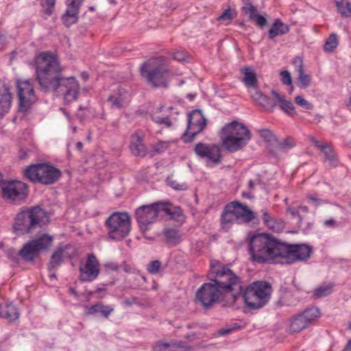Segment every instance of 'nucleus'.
I'll return each mask as SVG.
<instances>
[{"mask_svg":"<svg viewBox=\"0 0 351 351\" xmlns=\"http://www.w3.org/2000/svg\"><path fill=\"white\" fill-rule=\"evenodd\" d=\"M25 176L34 182L51 184L60 177V171L55 167L45 163L30 165L24 172Z\"/></svg>","mask_w":351,"mask_h":351,"instance_id":"9","label":"nucleus"},{"mask_svg":"<svg viewBox=\"0 0 351 351\" xmlns=\"http://www.w3.org/2000/svg\"><path fill=\"white\" fill-rule=\"evenodd\" d=\"M310 139L313 143L315 146L319 149L324 144V143H321L319 141H317L313 136H311Z\"/></svg>","mask_w":351,"mask_h":351,"instance_id":"61","label":"nucleus"},{"mask_svg":"<svg viewBox=\"0 0 351 351\" xmlns=\"http://www.w3.org/2000/svg\"><path fill=\"white\" fill-rule=\"evenodd\" d=\"M55 3L56 0H41L43 12L47 15H51L53 12Z\"/></svg>","mask_w":351,"mask_h":351,"instance_id":"45","label":"nucleus"},{"mask_svg":"<svg viewBox=\"0 0 351 351\" xmlns=\"http://www.w3.org/2000/svg\"><path fill=\"white\" fill-rule=\"evenodd\" d=\"M0 316L9 322H14L19 319L20 312L16 306L9 303L0 310Z\"/></svg>","mask_w":351,"mask_h":351,"instance_id":"27","label":"nucleus"},{"mask_svg":"<svg viewBox=\"0 0 351 351\" xmlns=\"http://www.w3.org/2000/svg\"><path fill=\"white\" fill-rule=\"evenodd\" d=\"M295 145V141L291 137H287L278 143L277 148L282 152H286L293 148Z\"/></svg>","mask_w":351,"mask_h":351,"instance_id":"44","label":"nucleus"},{"mask_svg":"<svg viewBox=\"0 0 351 351\" xmlns=\"http://www.w3.org/2000/svg\"><path fill=\"white\" fill-rule=\"evenodd\" d=\"M249 250L253 261L280 263L283 243L267 234H256L249 239Z\"/></svg>","mask_w":351,"mask_h":351,"instance_id":"3","label":"nucleus"},{"mask_svg":"<svg viewBox=\"0 0 351 351\" xmlns=\"http://www.w3.org/2000/svg\"><path fill=\"white\" fill-rule=\"evenodd\" d=\"M161 268V263L158 261H152L148 265L147 269L152 274H158Z\"/></svg>","mask_w":351,"mask_h":351,"instance_id":"49","label":"nucleus"},{"mask_svg":"<svg viewBox=\"0 0 351 351\" xmlns=\"http://www.w3.org/2000/svg\"><path fill=\"white\" fill-rule=\"evenodd\" d=\"M251 137L247 128L243 123L237 121L226 124L221 131L222 144L230 152L243 149L248 143Z\"/></svg>","mask_w":351,"mask_h":351,"instance_id":"5","label":"nucleus"},{"mask_svg":"<svg viewBox=\"0 0 351 351\" xmlns=\"http://www.w3.org/2000/svg\"><path fill=\"white\" fill-rule=\"evenodd\" d=\"M337 8L343 18L351 17V3L348 0H335Z\"/></svg>","mask_w":351,"mask_h":351,"instance_id":"39","label":"nucleus"},{"mask_svg":"<svg viewBox=\"0 0 351 351\" xmlns=\"http://www.w3.org/2000/svg\"><path fill=\"white\" fill-rule=\"evenodd\" d=\"M100 272L99 263L93 254H88L85 263L80 267V279L82 282L95 280Z\"/></svg>","mask_w":351,"mask_h":351,"instance_id":"16","label":"nucleus"},{"mask_svg":"<svg viewBox=\"0 0 351 351\" xmlns=\"http://www.w3.org/2000/svg\"><path fill=\"white\" fill-rule=\"evenodd\" d=\"M287 212H289L293 217H298V226L303 230H306L311 228L310 223H306L304 219V217L302 215V213H308V208L306 206H298V207H293L289 206L287 209Z\"/></svg>","mask_w":351,"mask_h":351,"instance_id":"24","label":"nucleus"},{"mask_svg":"<svg viewBox=\"0 0 351 351\" xmlns=\"http://www.w3.org/2000/svg\"><path fill=\"white\" fill-rule=\"evenodd\" d=\"M206 125V119L199 110H193L188 116L186 131L182 135L184 143L192 142L195 136L202 132Z\"/></svg>","mask_w":351,"mask_h":351,"instance_id":"13","label":"nucleus"},{"mask_svg":"<svg viewBox=\"0 0 351 351\" xmlns=\"http://www.w3.org/2000/svg\"><path fill=\"white\" fill-rule=\"evenodd\" d=\"M30 152L26 149H21L19 152V157L20 159L23 160L27 158L29 156Z\"/></svg>","mask_w":351,"mask_h":351,"instance_id":"60","label":"nucleus"},{"mask_svg":"<svg viewBox=\"0 0 351 351\" xmlns=\"http://www.w3.org/2000/svg\"><path fill=\"white\" fill-rule=\"evenodd\" d=\"M60 110L64 113L68 121H71V117L69 113L64 108H61Z\"/></svg>","mask_w":351,"mask_h":351,"instance_id":"64","label":"nucleus"},{"mask_svg":"<svg viewBox=\"0 0 351 351\" xmlns=\"http://www.w3.org/2000/svg\"><path fill=\"white\" fill-rule=\"evenodd\" d=\"M221 221L222 228L226 230H228L232 224L237 222L234 212L231 210H229L228 208V204L225 206L224 210L221 214Z\"/></svg>","mask_w":351,"mask_h":351,"instance_id":"32","label":"nucleus"},{"mask_svg":"<svg viewBox=\"0 0 351 351\" xmlns=\"http://www.w3.org/2000/svg\"><path fill=\"white\" fill-rule=\"evenodd\" d=\"M168 215L173 217L174 215L182 217L180 208H173L170 204L156 202L149 205H143L136 210V218L142 231H147L149 226L155 223L159 217Z\"/></svg>","mask_w":351,"mask_h":351,"instance_id":"4","label":"nucleus"},{"mask_svg":"<svg viewBox=\"0 0 351 351\" xmlns=\"http://www.w3.org/2000/svg\"><path fill=\"white\" fill-rule=\"evenodd\" d=\"M193 150L197 156L206 159L208 165H218L221 162V151L219 146L215 144L198 143L195 145Z\"/></svg>","mask_w":351,"mask_h":351,"instance_id":"15","label":"nucleus"},{"mask_svg":"<svg viewBox=\"0 0 351 351\" xmlns=\"http://www.w3.org/2000/svg\"><path fill=\"white\" fill-rule=\"evenodd\" d=\"M271 95L279 101L280 109L289 115H294L295 114V107L291 101L286 100L284 96L280 95L277 91L272 90Z\"/></svg>","mask_w":351,"mask_h":351,"instance_id":"30","label":"nucleus"},{"mask_svg":"<svg viewBox=\"0 0 351 351\" xmlns=\"http://www.w3.org/2000/svg\"><path fill=\"white\" fill-rule=\"evenodd\" d=\"M243 82L247 88L258 85L256 75L250 68L243 69Z\"/></svg>","mask_w":351,"mask_h":351,"instance_id":"40","label":"nucleus"},{"mask_svg":"<svg viewBox=\"0 0 351 351\" xmlns=\"http://www.w3.org/2000/svg\"><path fill=\"white\" fill-rule=\"evenodd\" d=\"M290 30L289 27L284 23L281 20L277 19L274 21L271 28L268 32V36L270 39H274L278 36L287 34Z\"/></svg>","mask_w":351,"mask_h":351,"instance_id":"29","label":"nucleus"},{"mask_svg":"<svg viewBox=\"0 0 351 351\" xmlns=\"http://www.w3.org/2000/svg\"><path fill=\"white\" fill-rule=\"evenodd\" d=\"M12 99L9 86L4 84H0V119L10 111Z\"/></svg>","mask_w":351,"mask_h":351,"instance_id":"19","label":"nucleus"},{"mask_svg":"<svg viewBox=\"0 0 351 351\" xmlns=\"http://www.w3.org/2000/svg\"><path fill=\"white\" fill-rule=\"evenodd\" d=\"M281 82L285 85H290L292 84V77L291 73L288 71H281L280 73Z\"/></svg>","mask_w":351,"mask_h":351,"instance_id":"55","label":"nucleus"},{"mask_svg":"<svg viewBox=\"0 0 351 351\" xmlns=\"http://www.w3.org/2000/svg\"><path fill=\"white\" fill-rule=\"evenodd\" d=\"M104 267L107 271H118L120 267L117 263L114 262L107 263Z\"/></svg>","mask_w":351,"mask_h":351,"instance_id":"59","label":"nucleus"},{"mask_svg":"<svg viewBox=\"0 0 351 351\" xmlns=\"http://www.w3.org/2000/svg\"><path fill=\"white\" fill-rule=\"evenodd\" d=\"M38 251L33 242L29 241L19 250V254L22 259L27 262H32L37 256Z\"/></svg>","mask_w":351,"mask_h":351,"instance_id":"28","label":"nucleus"},{"mask_svg":"<svg viewBox=\"0 0 351 351\" xmlns=\"http://www.w3.org/2000/svg\"><path fill=\"white\" fill-rule=\"evenodd\" d=\"M293 64L296 67L297 72L304 70L302 60L300 58H299V57L295 58L293 60Z\"/></svg>","mask_w":351,"mask_h":351,"instance_id":"58","label":"nucleus"},{"mask_svg":"<svg viewBox=\"0 0 351 351\" xmlns=\"http://www.w3.org/2000/svg\"><path fill=\"white\" fill-rule=\"evenodd\" d=\"M220 21L226 22V25L230 24L232 20V10L227 8L218 18Z\"/></svg>","mask_w":351,"mask_h":351,"instance_id":"52","label":"nucleus"},{"mask_svg":"<svg viewBox=\"0 0 351 351\" xmlns=\"http://www.w3.org/2000/svg\"><path fill=\"white\" fill-rule=\"evenodd\" d=\"M130 147L132 153L136 156L144 157L147 154L146 147L143 143V138L138 133L132 136Z\"/></svg>","mask_w":351,"mask_h":351,"instance_id":"22","label":"nucleus"},{"mask_svg":"<svg viewBox=\"0 0 351 351\" xmlns=\"http://www.w3.org/2000/svg\"><path fill=\"white\" fill-rule=\"evenodd\" d=\"M48 221L47 213L41 208L35 206L29 210L19 213L14 224V231L18 234L30 232L32 230L41 227Z\"/></svg>","mask_w":351,"mask_h":351,"instance_id":"8","label":"nucleus"},{"mask_svg":"<svg viewBox=\"0 0 351 351\" xmlns=\"http://www.w3.org/2000/svg\"><path fill=\"white\" fill-rule=\"evenodd\" d=\"M242 9L248 14L250 19L254 21L259 27L263 29L267 25L266 17L257 14L256 8L252 4L243 6Z\"/></svg>","mask_w":351,"mask_h":351,"instance_id":"26","label":"nucleus"},{"mask_svg":"<svg viewBox=\"0 0 351 351\" xmlns=\"http://www.w3.org/2000/svg\"><path fill=\"white\" fill-rule=\"evenodd\" d=\"M308 199L310 200H311L312 202H313L315 203V206H317L318 204H319V203L321 202V200L320 199H318L317 198L315 197L313 195H309L308 196Z\"/></svg>","mask_w":351,"mask_h":351,"instance_id":"63","label":"nucleus"},{"mask_svg":"<svg viewBox=\"0 0 351 351\" xmlns=\"http://www.w3.org/2000/svg\"><path fill=\"white\" fill-rule=\"evenodd\" d=\"M208 278L213 282L203 284L196 292L197 300L206 308L220 302L227 294L228 305H233L242 293L243 282L228 267L212 260Z\"/></svg>","mask_w":351,"mask_h":351,"instance_id":"1","label":"nucleus"},{"mask_svg":"<svg viewBox=\"0 0 351 351\" xmlns=\"http://www.w3.org/2000/svg\"><path fill=\"white\" fill-rule=\"evenodd\" d=\"M300 315L309 326L320 316V311L317 307H311L304 311Z\"/></svg>","mask_w":351,"mask_h":351,"instance_id":"35","label":"nucleus"},{"mask_svg":"<svg viewBox=\"0 0 351 351\" xmlns=\"http://www.w3.org/2000/svg\"><path fill=\"white\" fill-rule=\"evenodd\" d=\"M108 236L113 240H121L130 232V217L126 213L115 212L106 220Z\"/></svg>","mask_w":351,"mask_h":351,"instance_id":"10","label":"nucleus"},{"mask_svg":"<svg viewBox=\"0 0 351 351\" xmlns=\"http://www.w3.org/2000/svg\"><path fill=\"white\" fill-rule=\"evenodd\" d=\"M162 233L166 241L170 243H177L181 239V234L175 228H165Z\"/></svg>","mask_w":351,"mask_h":351,"instance_id":"41","label":"nucleus"},{"mask_svg":"<svg viewBox=\"0 0 351 351\" xmlns=\"http://www.w3.org/2000/svg\"><path fill=\"white\" fill-rule=\"evenodd\" d=\"M338 45L337 36L335 34H331L326 39L324 49L326 52H332Z\"/></svg>","mask_w":351,"mask_h":351,"instance_id":"42","label":"nucleus"},{"mask_svg":"<svg viewBox=\"0 0 351 351\" xmlns=\"http://www.w3.org/2000/svg\"><path fill=\"white\" fill-rule=\"evenodd\" d=\"M272 289L269 283L256 281L250 284L245 289L242 287V296L246 306L250 309H259L269 302Z\"/></svg>","mask_w":351,"mask_h":351,"instance_id":"7","label":"nucleus"},{"mask_svg":"<svg viewBox=\"0 0 351 351\" xmlns=\"http://www.w3.org/2000/svg\"><path fill=\"white\" fill-rule=\"evenodd\" d=\"M229 210L234 212L237 223H247L256 218L255 213L248 206H245L239 202L234 201L228 204Z\"/></svg>","mask_w":351,"mask_h":351,"instance_id":"17","label":"nucleus"},{"mask_svg":"<svg viewBox=\"0 0 351 351\" xmlns=\"http://www.w3.org/2000/svg\"><path fill=\"white\" fill-rule=\"evenodd\" d=\"M128 95L125 91L119 90L109 96L108 101L110 103L112 108H121L128 104Z\"/></svg>","mask_w":351,"mask_h":351,"instance_id":"25","label":"nucleus"},{"mask_svg":"<svg viewBox=\"0 0 351 351\" xmlns=\"http://www.w3.org/2000/svg\"><path fill=\"white\" fill-rule=\"evenodd\" d=\"M154 351H171V343H156L154 348Z\"/></svg>","mask_w":351,"mask_h":351,"instance_id":"56","label":"nucleus"},{"mask_svg":"<svg viewBox=\"0 0 351 351\" xmlns=\"http://www.w3.org/2000/svg\"><path fill=\"white\" fill-rule=\"evenodd\" d=\"M2 196L12 202L19 204L27 196V186L19 180H6L2 183Z\"/></svg>","mask_w":351,"mask_h":351,"instance_id":"12","label":"nucleus"},{"mask_svg":"<svg viewBox=\"0 0 351 351\" xmlns=\"http://www.w3.org/2000/svg\"><path fill=\"white\" fill-rule=\"evenodd\" d=\"M319 149L324 154L325 160H327L330 166H336L337 165V158L328 143H324Z\"/></svg>","mask_w":351,"mask_h":351,"instance_id":"37","label":"nucleus"},{"mask_svg":"<svg viewBox=\"0 0 351 351\" xmlns=\"http://www.w3.org/2000/svg\"><path fill=\"white\" fill-rule=\"evenodd\" d=\"M324 225L327 227H334L335 221L333 219H329L324 221Z\"/></svg>","mask_w":351,"mask_h":351,"instance_id":"62","label":"nucleus"},{"mask_svg":"<svg viewBox=\"0 0 351 351\" xmlns=\"http://www.w3.org/2000/svg\"><path fill=\"white\" fill-rule=\"evenodd\" d=\"M69 247V245H66L64 247L56 250L51 256L50 262L49 264L48 269L49 271L57 269L62 262L64 256V252Z\"/></svg>","mask_w":351,"mask_h":351,"instance_id":"31","label":"nucleus"},{"mask_svg":"<svg viewBox=\"0 0 351 351\" xmlns=\"http://www.w3.org/2000/svg\"><path fill=\"white\" fill-rule=\"evenodd\" d=\"M298 86L301 88H306L309 86L311 81V76L304 73V70L298 71Z\"/></svg>","mask_w":351,"mask_h":351,"instance_id":"43","label":"nucleus"},{"mask_svg":"<svg viewBox=\"0 0 351 351\" xmlns=\"http://www.w3.org/2000/svg\"><path fill=\"white\" fill-rule=\"evenodd\" d=\"M113 311V306L104 305L101 302H97L94 305L86 306L85 308L86 314L93 315L97 313H101L105 318H108Z\"/></svg>","mask_w":351,"mask_h":351,"instance_id":"23","label":"nucleus"},{"mask_svg":"<svg viewBox=\"0 0 351 351\" xmlns=\"http://www.w3.org/2000/svg\"><path fill=\"white\" fill-rule=\"evenodd\" d=\"M190 348L182 341L171 343V351H189Z\"/></svg>","mask_w":351,"mask_h":351,"instance_id":"53","label":"nucleus"},{"mask_svg":"<svg viewBox=\"0 0 351 351\" xmlns=\"http://www.w3.org/2000/svg\"><path fill=\"white\" fill-rule=\"evenodd\" d=\"M5 254L10 261L16 263L19 262L20 256L19 251H16L14 248L10 247L6 250Z\"/></svg>","mask_w":351,"mask_h":351,"instance_id":"51","label":"nucleus"},{"mask_svg":"<svg viewBox=\"0 0 351 351\" xmlns=\"http://www.w3.org/2000/svg\"><path fill=\"white\" fill-rule=\"evenodd\" d=\"M19 110L25 113L30 108L34 100V87L31 80L17 81Z\"/></svg>","mask_w":351,"mask_h":351,"instance_id":"14","label":"nucleus"},{"mask_svg":"<svg viewBox=\"0 0 351 351\" xmlns=\"http://www.w3.org/2000/svg\"><path fill=\"white\" fill-rule=\"evenodd\" d=\"M262 218L267 227L276 232H280L285 228L284 222L280 219H277L272 217L267 209H262Z\"/></svg>","mask_w":351,"mask_h":351,"instance_id":"20","label":"nucleus"},{"mask_svg":"<svg viewBox=\"0 0 351 351\" xmlns=\"http://www.w3.org/2000/svg\"><path fill=\"white\" fill-rule=\"evenodd\" d=\"M312 248L306 244L288 245L283 243L280 264H291L310 258Z\"/></svg>","mask_w":351,"mask_h":351,"instance_id":"11","label":"nucleus"},{"mask_svg":"<svg viewBox=\"0 0 351 351\" xmlns=\"http://www.w3.org/2000/svg\"><path fill=\"white\" fill-rule=\"evenodd\" d=\"M333 284H323L313 290V295L315 298H322L330 295L333 290Z\"/></svg>","mask_w":351,"mask_h":351,"instance_id":"38","label":"nucleus"},{"mask_svg":"<svg viewBox=\"0 0 351 351\" xmlns=\"http://www.w3.org/2000/svg\"><path fill=\"white\" fill-rule=\"evenodd\" d=\"M141 75L152 87H167L168 68L166 60L162 57L151 58L140 68Z\"/></svg>","mask_w":351,"mask_h":351,"instance_id":"6","label":"nucleus"},{"mask_svg":"<svg viewBox=\"0 0 351 351\" xmlns=\"http://www.w3.org/2000/svg\"><path fill=\"white\" fill-rule=\"evenodd\" d=\"M260 136L264 138L266 141H271L274 138V135L268 129H261L258 130Z\"/></svg>","mask_w":351,"mask_h":351,"instance_id":"54","label":"nucleus"},{"mask_svg":"<svg viewBox=\"0 0 351 351\" xmlns=\"http://www.w3.org/2000/svg\"><path fill=\"white\" fill-rule=\"evenodd\" d=\"M295 103L306 109V110H313V108H314V106L313 104H311V102H309L308 101H307L306 99H305L301 95H297L295 97Z\"/></svg>","mask_w":351,"mask_h":351,"instance_id":"46","label":"nucleus"},{"mask_svg":"<svg viewBox=\"0 0 351 351\" xmlns=\"http://www.w3.org/2000/svg\"><path fill=\"white\" fill-rule=\"evenodd\" d=\"M82 0H67V8L62 16L66 27L75 23L78 19V13Z\"/></svg>","mask_w":351,"mask_h":351,"instance_id":"18","label":"nucleus"},{"mask_svg":"<svg viewBox=\"0 0 351 351\" xmlns=\"http://www.w3.org/2000/svg\"><path fill=\"white\" fill-rule=\"evenodd\" d=\"M173 57L178 61H185L186 58V53L184 51H177L173 53Z\"/></svg>","mask_w":351,"mask_h":351,"instance_id":"57","label":"nucleus"},{"mask_svg":"<svg viewBox=\"0 0 351 351\" xmlns=\"http://www.w3.org/2000/svg\"><path fill=\"white\" fill-rule=\"evenodd\" d=\"M163 110V107H158L155 112L151 114L152 119L159 125H165L166 127L169 128L172 123L168 115L160 114Z\"/></svg>","mask_w":351,"mask_h":351,"instance_id":"34","label":"nucleus"},{"mask_svg":"<svg viewBox=\"0 0 351 351\" xmlns=\"http://www.w3.org/2000/svg\"><path fill=\"white\" fill-rule=\"evenodd\" d=\"M172 143V141H158L153 145V149L155 152L161 154L166 151Z\"/></svg>","mask_w":351,"mask_h":351,"instance_id":"48","label":"nucleus"},{"mask_svg":"<svg viewBox=\"0 0 351 351\" xmlns=\"http://www.w3.org/2000/svg\"><path fill=\"white\" fill-rule=\"evenodd\" d=\"M38 252L51 246L53 237L48 234H43L38 239L32 240Z\"/></svg>","mask_w":351,"mask_h":351,"instance_id":"36","label":"nucleus"},{"mask_svg":"<svg viewBox=\"0 0 351 351\" xmlns=\"http://www.w3.org/2000/svg\"><path fill=\"white\" fill-rule=\"evenodd\" d=\"M249 93L252 98L257 101L260 105L263 106L267 108L272 109L274 106H276V104L273 103L271 99L264 95L258 89V85L248 88Z\"/></svg>","mask_w":351,"mask_h":351,"instance_id":"21","label":"nucleus"},{"mask_svg":"<svg viewBox=\"0 0 351 351\" xmlns=\"http://www.w3.org/2000/svg\"><path fill=\"white\" fill-rule=\"evenodd\" d=\"M168 184L175 190L184 191L187 189L186 184L184 182L179 183L178 181L174 180L170 178L167 180Z\"/></svg>","mask_w":351,"mask_h":351,"instance_id":"50","label":"nucleus"},{"mask_svg":"<svg viewBox=\"0 0 351 351\" xmlns=\"http://www.w3.org/2000/svg\"><path fill=\"white\" fill-rule=\"evenodd\" d=\"M241 328L240 325L238 323H232L231 324L227 325L225 327L219 330L218 333L221 336H225L230 334L232 331L239 329Z\"/></svg>","mask_w":351,"mask_h":351,"instance_id":"47","label":"nucleus"},{"mask_svg":"<svg viewBox=\"0 0 351 351\" xmlns=\"http://www.w3.org/2000/svg\"><path fill=\"white\" fill-rule=\"evenodd\" d=\"M37 79L43 90L60 91L64 94V101L77 99L79 86L73 77H63L62 68L56 56L51 52H41L36 60Z\"/></svg>","mask_w":351,"mask_h":351,"instance_id":"2","label":"nucleus"},{"mask_svg":"<svg viewBox=\"0 0 351 351\" xmlns=\"http://www.w3.org/2000/svg\"><path fill=\"white\" fill-rule=\"evenodd\" d=\"M308 326V325L306 323V321H304L300 314H299L291 321L289 327V332L290 334L298 333Z\"/></svg>","mask_w":351,"mask_h":351,"instance_id":"33","label":"nucleus"}]
</instances>
